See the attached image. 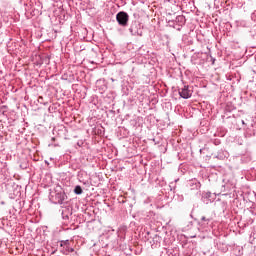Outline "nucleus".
Wrapping results in <instances>:
<instances>
[{
	"mask_svg": "<svg viewBox=\"0 0 256 256\" xmlns=\"http://www.w3.org/2000/svg\"><path fill=\"white\" fill-rule=\"evenodd\" d=\"M202 201L203 203H206V205H209V203H213V201H215V196H213V193L211 192L203 193Z\"/></svg>",
	"mask_w": 256,
	"mask_h": 256,
	"instance_id": "obj_5",
	"label": "nucleus"
},
{
	"mask_svg": "<svg viewBox=\"0 0 256 256\" xmlns=\"http://www.w3.org/2000/svg\"><path fill=\"white\" fill-rule=\"evenodd\" d=\"M65 199H67L65 192H57L54 195H51V200L55 205H63Z\"/></svg>",
	"mask_w": 256,
	"mask_h": 256,
	"instance_id": "obj_3",
	"label": "nucleus"
},
{
	"mask_svg": "<svg viewBox=\"0 0 256 256\" xmlns=\"http://www.w3.org/2000/svg\"><path fill=\"white\" fill-rule=\"evenodd\" d=\"M65 245H69V240H62L60 243V247H65Z\"/></svg>",
	"mask_w": 256,
	"mask_h": 256,
	"instance_id": "obj_9",
	"label": "nucleus"
},
{
	"mask_svg": "<svg viewBox=\"0 0 256 256\" xmlns=\"http://www.w3.org/2000/svg\"><path fill=\"white\" fill-rule=\"evenodd\" d=\"M179 95L182 99H191L193 91L189 89L188 85H185L183 88L179 89Z\"/></svg>",
	"mask_w": 256,
	"mask_h": 256,
	"instance_id": "obj_4",
	"label": "nucleus"
},
{
	"mask_svg": "<svg viewBox=\"0 0 256 256\" xmlns=\"http://www.w3.org/2000/svg\"><path fill=\"white\" fill-rule=\"evenodd\" d=\"M206 151H209L207 148L200 149V153L205 154Z\"/></svg>",
	"mask_w": 256,
	"mask_h": 256,
	"instance_id": "obj_11",
	"label": "nucleus"
},
{
	"mask_svg": "<svg viewBox=\"0 0 256 256\" xmlns=\"http://www.w3.org/2000/svg\"><path fill=\"white\" fill-rule=\"evenodd\" d=\"M72 215L71 211L69 210V208H64L62 210V218L65 220V221H69V216Z\"/></svg>",
	"mask_w": 256,
	"mask_h": 256,
	"instance_id": "obj_6",
	"label": "nucleus"
},
{
	"mask_svg": "<svg viewBox=\"0 0 256 256\" xmlns=\"http://www.w3.org/2000/svg\"><path fill=\"white\" fill-rule=\"evenodd\" d=\"M215 145H220L221 144V141L217 140L214 142Z\"/></svg>",
	"mask_w": 256,
	"mask_h": 256,
	"instance_id": "obj_12",
	"label": "nucleus"
},
{
	"mask_svg": "<svg viewBox=\"0 0 256 256\" xmlns=\"http://www.w3.org/2000/svg\"><path fill=\"white\" fill-rule=\"evenodd\" d=\"M201 221H211V218H206L205 216H202Z\"/></svg>",
	"mask_w": 256,
	"mask_h": 256,
	"instance_id": "obj_10",
	"label": "nucleus"
},
{
	"mask_svg": "<svg viewBox=\"0 0 256 256\" xmlns=\"http://www.w3.org/2000/svg\"><path fill=\"white\" fill-rule=\"evenodd\" d=\"M74 251V249H71V252H73Z\"/></svg>",
	"mask_w": 256,
	"mask_h": 256,
	"instance_id": "obj_15",
	"label": "nucleus"
},
{
	"mask_svg": "<svg viewBox=\"0 0 256 256\" xmlns=\"http://www.w3.org/2000/svg\"><path fill=\"white\" fill-rule=\"evenodd\" d=\"M57 253V250L52 251L51 255H55Z\"/></svg>",
	"mask_w": 256,
	"mask_h": 256,
	"instance_id": "obj_13",
	"label": "nucleus"
},
{
	"mask_svg": "<svg viewBox=\"0 0 256 256\" xmlns=\"http://www.w3.org/2000/svg\"><path fill=\"white\" fill-rule=\"evenodd\" d=\"M129 32L134 37H143V30L141 29V25H139L137 21L132 22L129 28Z\"/></svg>",
	"mask_w": 256,
	"mask_h": 256,
	"instance_id": "obj_2",
	"label": "nucleus"
},
{
	"mask_svg": "<svg viewBox=\"0 0 256 256\" xmlns=\"http://www.w3.org/2000/svg\"><path fill=\"white\" fill-rule=\"evenodd\" d=\"M74 193H75V195H82L83 194V188H81L80 185L75 186Z\"/></svg>",
	"mask_w": 256,
	"mask_h": 256,
	"instance_id": "obj_7",
	"label": "nucleus"
},
{
	"mask_svg": "<svg viewBox=\"0 0 256 256\" xmlns=\"http://www.w3.org/2000/svg\"><path fill=\"white\" fill-rule=\"evenodd\" d=\"M207 157L211 158V154L209 156H207Z\"/></svg>",
	"mask_w": 256,
	"mask_h": 256,
	"instance_id": "obj_14",
	"label": "nucleus"
},
{
	"mask_svg": "<svg viewBox=\"0 0 256 256\" xmlns=\"http://www.w3.org/2000/svg\"><path fill=\"white\" fill-rule=\"evenodd\" d=\"M176 21L178 22V23H182V25H185V16H183V15H180V16H177L176 17Z\"/></svg>",
	"mask_w": 256,
	"mask_h": 256,
	"instance_id": "obj_8",
	"label": "nucleus"
},
{
	"mask_svg": "<svg viewBox=\"0 0 256 256\" xmlns=\"http://www.w3.org/2000/svg\"><path fill=\"white\" fill-rule=\"evenodd\" d=\"M116 21L120 27L129 25V14L125 11H120L116 14Z\"/></svg>",
	"mask_w": 256,
	"mask_h": 256,
	"instance_id": "obj_1",
	"label": "nucleus"
}]
</instances>
